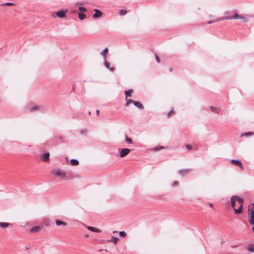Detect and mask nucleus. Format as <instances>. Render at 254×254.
I'll list each match as a JSON object with an SVG mask.
<instances>
[{
    "label": "nucleus",
    "mask_w": 254,
    "mask_h": 254,
    "mask_svg": "<svg viewBox=\"0 0 254 254\" xmlns=\"http://www.w3.org/2000/svg\"><path fill=\"white\" fill-rule=\"evenodd\" d=\"M248 219L251 225H254V203L252 204L251 207L249 208Z\"/></svg>",
    "instance_id": "1"
},
{
    "label": "nucleus",
    "mask_w": 254,
    "mask_h": 254,
    "mask_svg": "<svg viewBox=\"0 0 254 254\" xmlns=\"http://www.w3.org/2000/svg\"><path fill=\"white\" fill-rule=\"evenodd\" d=\"M239 17H240V16L238 15V14L237 13H235L234 14L233 17L228 16V17H222L221 19H217L215 21H208L207 22V24H209L212 23L216 21H219L220 20H225V19H239Z\"/></svg>",
    "instance_id": "2"
},
{
    "label": "nucleus",
    "mask_w": 254,
    "mask_h": 254,
    "mask_svg": "<svg viewBox=\"0 0 254 254\" xmlns=\"http://www.w3.org/2000/svg\"><path fill=\"white\" fill-rule=\"evenodd\" d=\"M236 197H237V198H236V200L240 203V206L238 208H237V209L234 208V209L235 213L239 214V213H241V212H242V208L243 207V202L244 201V199L243 198H241L238 196H236Z\"/></svg>",
    "instance_id": "3"
},
{
    "label": "nucleus",
    "mask_w": 254,
    "mask_h": 254,
    "mask_svg": "<svg viewBox=\"0 0 254 254\" xmlns=\"http://www.w3.org/2000/svg\"><path fill=\"white\" fill-rule=\"evenodd\" d=\"M52 173L59 177L64 178L65 177V173L64 171L59 169H54L52 171Z\"/></svg>",
    "instance_id": "4"
},
{
    "label": "nucleus",
    "mask_w": 254,
    "mask_h": 254,
    "mask_svg": "<svg viewBox=\"0 0 254 254\" xmlns=\"http://www.w3.org/2000/svg\"><path fill=\"white\" fill-rule=\"evenodd\" d=\"M192 169L191 168H187V169H181L179 171V174L181 176H185L188 174L189 173L192 171Z\"/></svg>",
    "instance_id": "5"
},
{
    "label": "nucleus",
    "mask_w": 254,
    "mask_h": 254,
    "mask_svg": "<svg viewBox=\"0 0 254 254\" xmlns=\"http://www.w3.org/2000/svg\"><path fill=\"white\" fill-rule=\"evenodd\" d=\"M231 163L237 166L240 169H243V165L242 162L239 160L232 159L231 160Z\"/></svg>",
    "instance_id": "6"
},
{
    "label": "nucleus",
    "mask_w": 254,
    "mask_h": 254,
    "mask_svg": "<svg viewBox=\"0 0 254 254\" xmlns=\"http://www.w3.org/2000/svg\"><path fill=\"white\" fill-rule=\"evenodd\" d=\"M50 154L48 152L43 153L40 157L41 160L44 162H49Z\"/></svg>",
    "instance_id": "7"
},
{
    "label": "nucleus",
    "mask_w": 254,
    "mask_h": 254,
    "mask_svg": "<svg viewBox=\"0 0 254 254\" xmlns=\"http://www.w3.org/2000/svg\"><path fill=\"white\" fill-rule=\"evenodd\" d=\"M130 152V149L128 148H124L121 150L120 152V156L124 157L127 155Z\"/></svg>",
    "instance_id": "8"
},
{
    "label": "nucleus",
    "mask_w": 254,
    "mask_h": 254,
    "mask_svg": "<svg viewBox=\"0 0 254 254\" xmlns=\"http://www.w3.org/2000/svg\"><path fill=\"white\" fill-rule=\"evenodd\" d=\"M67 10H60L56 13V14L60 18H64L65 16V14Z\"/></svg>",
    "instance_id": "9"
},
{
    "label": "nucleus",
    "mask_w": 254,
    "mask_h": 254,
    "mask_svg": "<svg viewBox=\"0 0 254 254\" xmlns=\"http://www.w3.org/2000/svg\"><path fill=\"white\" fill-rule=\"evenodd\" d=\"M94 10L95 12V13L93 15V17L94 18H99L102 15L103 13L100 10L97 9H95Z\"/></svg>",
    "instance_id": "10"
},
{
    "label": "nucleus",
    "mask_w": 254,
    "mask_h": 254,
    "mask_svg": "<svg viewBox=\"0 0 254 254\" xmlns=\"http://www.w3.org/2000/svg\"><path fill=\"white\" fill-rule=\"evenodd\" d=\"M87 228L89 230L93 232L100 233L101 232L100 229L91 226H87Z\"/></svg>",
    "instance_id": "11"
},
{
    "label": "nucleus",
    "mask_w": 254,
    "mask_h": 254,
    "mask_svg": "<svg viewBox=\"0 0 254 254\" xmlns=\"http://www.w3.org/2000/svg\"><path fill=\"white\" fill-rule=\"evenodd\" d=\"M104 65L106 66V68L109 69L111 71H114L115 70L114 67H110V64L108 63L106 59L104 60Z\"/></svg>",
    "instance_id": "12"
},
{
    "label": "nucleus",
    "mask_w": 254,
    "mask_h": 254,
    "mask_svg": "<svg viewBox=\"0 0 254 254\" xmlns=\"http://www.w3.org/2000/svg\"><path fill=\"white\" fill-rule=\"evenodd\" d=\"M108 53V49L107 48H105L103 51L101 52V55L103 56L104 60L106 59L107 55Z\"/></svg>",
    "instance_id": "13"
},
{
    "label": "nucleus",
    "mask_w": 254,
    "mask_h": 254,
    "mask_svg": "<svg viewBox=\"0 0 254 254\" xmlns=\"http://www.w3.org/2000/svg\"><path fill=\"white\" fill-rule=\"evenodd\" d=\"M133 105L136 107L137 108H139V109H143V105L139 102H137V101H134V102L133 103Z\"/></svg>",
    "instance_id": "14"
},
{
    "label": "nucleus",
    "mask_w": 254,
    "mask_h": 254,
    "mask_svg": "<svg viewBox=\"0 0 254 254\" xmlns=\"http://www.w3.org/2000/svg\"><path fill=\"white\" fill-rule=\"evenodd\" d=\"M70 163L71 165L72 166H76L79 164V161L75 159H71L70 160Z\"/></svg>",
    "instance_id": "15"
},
{
    "label": "nucleus",
    "mask_w": 254,
    "mask_h": 254,
    "mask_svg": "<svg viewBox=\"0 0 254 254\" xmlns=\"http://www.w3.org/2000/svg\"><path fill=\"white\" fill-rule=\"evenodd\" d=\"M132 91L133 90L132 89H129L127 91H125V94L126 95V98H127V97H130Z\"/></svg>",
    "instance_id": "16"
},
{
    "label": "nucleus",
    "mask_w": 254,
    "mask_h": 254,
    "mask_svg": "<svg viewBox=\"0 0 254 254\" xmlns=\"http://www.w3.org/2000/svg\"><path fill=\"white\" fill-rule=\"evenodd\" d=\"M236 198H237L236 195H233L231 197V205L233 207H234L236 204V202L237 201Z\"/></svg>",
    "instance_id": "17"
},
{
    "label": "nucleus",
    "mask_w": 254,
    "mask_h": 254,
    "mask_svg": "<svg viewBox=\"0 0 254 254\" xmlns=\"http://www.w3.org/2000/svg\"><path fill=\"white\" fill-rule=\"evenodd\" d=\"M55 223L57 226H60L61 225H62L64 226H66V225H67V224L65 222H63L61 220H57L56 221Z\"/></svg>",
    "instance_id": "18"
},
{
    "label": "nucleus",
    "mask_w": 254,
    "mask_h": 254,
    "mask_svg": "<svg viewBox=\"0 0 254 254\" xmlns=\"http://www.w3.org/2000/svg\"><path fill=\"white\" fill-rule=\"evenodd\" d=\"M247 250L250 253H254V245L250 244L247 247Z\"/></svg>",
    "instance_id": "19"
},
{
    "label": "nucleus",
    "mask_w": 254,
    "mask_h": 254,
    "mask_svg": "<svg viewBox=\"0 0 254 254\" xmlns=\"http://www.w3.org/2000/svg\"><path fill=\"white\" fill-rule=\"evenodd\" d=\"M254 134V132L252 131L248 132L243 134H241V137L245 136V137H249L250 136L253 135Z\"/></svg>",
    "instance_id": "20"
},
{
    "label": "nucleus",
    "mask_w": 254,
    "mask_h": 254,
    "mask_svg": "<svg viewBox=\"0 0 254 254\" xmlns=\"http://www.w3.org/2000/svg\"><path fill=\"white\" fill-rule=\"evenodd\" d=\"M126 106L127 107L129 105V104L132 103L133 104V103L134 102V101H133L131 99H128L127 98H126Z\"/></svg>",
    "instance_id": "21"
},
{
    "label": "nucleus",
    "mask_w": 254,
    "mask_h": 254,
    "mask_svg": "<svg viewBox=\"0 0 254 254\" xmlns=\"http://www.w3.org/2000/svg\"><path fill=\"white\" fill-rule=\"evenodd\" d=\"M40 229V227L35 226L33 227L31 229L30 231L32 232H37Z\"/></svg>",
    "instance_id": "22"
},
{
    "label": "nucleus",
    "mask_w": 254,
    "mask_h": 254,
    "mask_svg": "<svg viewBox=\"0 0 254 254\" xmlns=\"http://www.w3.org/2000/svg\"><path fill=\"white\" fill-rule=\"evenodd\" d=\"M10 225L9 223H6V222H0V226L2 227V228H4V227H8L9 225Z\"/></svg>",
    "instance_id": "23"
},
{
    "label": "nucleus",
    "mask_w": 254,
    "mask_h": 254,
    "mask_svg": "<svg viewBox=\"0 0 254 254\" xmlns=\"http://www.w3.org/2000/svg\"><path fill=\"white\" fill-rule=\"evenodd\" d=\"M78 17L80 20H83L86 17L85 14L82 13H78Z\"/></svg>",
    "instance_id": "24"
},
{
    "label": "nucleus",
    "mask_w": 254,
    "mask_h": 254,
    "mask_svg": "<svg viewBox=\"0 0 254 254\" xmlns=\"http://www.w3.org/2000/svg\"><path fill=\"white\" fill-rule=\"evenodd\" d=\"M118 238L117 237H112L111 240H110V242H113L114 244H116L118 242Z\"/></svg>",
    "instance_id": "25"
},
{
    "label": "nucleus",
    "mask_w": 254,
    "mask_h": 254,
    "mask_svg": "<svg viewBox=\"0 0 254 254\" xmlns=\"http://www.w3.org/2000/svg\"><path fill=\"white\" fill-rule=\"evenodd\" d=\"M125 137H126V142L127 143H129V144L132 143V140L131 138L127 137V135H125Z\"/></svg>",
    "instance_id": "26"
},
{
    "label": "nucleus",
    "mask_w": 254,
    "mask_h": 254,
    "mask_svg": "<svg viewBox=\"0 0 254 254\" xmlns=\"http://www.w3.org/2000/svg\"><path fill=\"white\" fill-rule=\"evenodd\" d=\"M78 9L81 12H85L87 11L86 9L84 7H83V6H79L78 7Z\"/></svg>",
    "instance_id": "27"
},
{
    "label": "nucleus",
    "mask_w": 254,
    "mask_h": 254,
    "mask_svg": "<svg viewBox=\"0 0 254 254\" xmlns=\"http://www.w3.org/2000/svg\"><path fill=\"white\" fill-rule=\"evenodd\" d=\"M163 148H164V147L163 146L158 145V146H157L155 147L154 148V149L155 151H158V150H159L160 149H162Z\"/></svg>",
    "instance_id": "28"
},
{
    "label": "nucleus",
    "mask_w": 254,
    "mask_h": 254,
    "mask_svg": "<svg viewBox=\"0 0 254 254\" xmlns=\"http://www.w3.org/2000/svg\"><path fill=\"white\" fill-rule=\"evenodd\" d=\"M242 20L243 22H247L248 21L247 19L243 16H240L239 18Z\"/></svg>",
    "instance_id": "29"
},
{
    "label": "nucleus",
    "mask_w": 254,
    "mask_h": 254,
    "mask_svg": "<svg viewBox=\"0 0 254 254\" xmlns=\"http://www.w3.org/2000/svg\"><path fill=\"white\" fill-rule=\"evenodd\" d=\"M119 235L122 237H125L127 235L125 231H121L119 233Z\"/></svg>",
    "instance_id": "30"
},
{
    "label": "nucleus",
    "mask_w": 254,
    "mask_h": 254,
    "mask_svg": "<svg viewBox=\"0 0 254 254\" xmlns=\"http://www.w3.org/2000/svg\"><path fill=\"white\" fill-rule=\"evenodd\" d=\"M119 13L121 15H125L127 13V10L126 9H122L120 11Z\"/></svg>",
    "instance_id": "31"
},
{
    "label": "nucleus",
    "mask_w": 254,
    "mask_h": 254,
    "mask_svg": "<svg viewBox=\"0 0 254 254\" xmlns=\"http://www.w3.org/2000/svg\"><path fill=\"white\" fill-rule=\"evenodd\" d=\"M210 109L212 112H216L218 111V109L213 107H209Z\"/></svg>",
    "instance_id": "32"
},
{
    "label": "nucleus",
    "mask_w": 254,
    "mask_h": 254,
    "mask_svg": "<svg viewBox=\"0 0 254 254\" xmlns=\"http://www.w3.org/2000/svg\"><path fill=\"white\" fill-rule=\"evenodd\" d=\"M14 5V3H12V2H6V3H3L2 4V5H8V6H11V5Z\"/></svg>",
    "instance_id": "33"
},
{
    "label": "nucleus",
    "mask_w": 254,
    "mask_h": 254,
    "mask_svg": "<svg viewBox=\"0 0 254 254\" xmlns=\"http://www.w3.org/2000/svg\"><path fill=\"white\" fill-rule=\"evenodd\" d=\"M38 109H39V107L38 106H34V107H32L31 108L30 110H31V111L33 112V111H34Z\"/></svg>",
    "instance_id": "34"
},
{
    "label": "nucleus",
    "mask_w": 254,
    "mask_h": 254,
    "mask_svg": "<svg viewBox=\"0 0 254 254\" xmlns=\"http://www.w3.org/2000/svg\"><path fill=\"white\" fill-rule=\"evenodd\" d=\"M155 59H156V61H157V62L158 63H160V60L159 57L157 55H155Z\"/></svg>",
    "instance_id": "35"
},
{
    "label": "nucleus",
    "mask_w": 254,
    "mask_h": 254,
    "mask_svg": "<svg viewBox=\"0 0 254 254\" xmlns=\"http://www.w3.org/2000/svg\"><path fill=\"white\" fill-rule=\"evenodd\" d=\"M173 113V109L170 111V112L168 113L167 116L169 117L171 114Z\"/></svg>",
    "instance_id": "36"
},
{
    "label": "nucleus",
    "mask_w": 254,
    "mask_h": 254,
    "mask_svg": "<svg viewBox=\"0 0 254 254\" xmlns=\"http://www.w3.org/2000/svg\"><path fill=\"white\" fill-rule=\"evenodd\" d=\"M186 148L189 150H191L192 148V146L190 145H187Z\"/></svg>",
    "instance_id": "37"
},
{
    "label": "nucleus",
    "mask_w": 254,
    "mask_h": 254,
    "mask_svg": "<svg viewBox=\"0 0 254 254\" xmlns=\"http://www.w3.org/2000/svg\"><path fill=\"white\" fill-rule=\"evenodd\" d=\"M179 184V182L176 181L173 183V186H176Z\"/></svg>",
    "instance_id": "38"
},
{
    "label": "nucleus",
    "mask_w": 254,
    "mask_h": 254,
    "mask_svg": "<svg viewBox=\"0 0 254 254\" xmlns=\"http://www.w3.org/2000/svg\"><path fill=\"white\" fill-rule=\"evenodd\" d=\"M96 112L97 115L98 116L99 115V110H97Z\"/></svg>",
    "instance_id": "39"
},
{
    "label": "nucleus",
    "mask_w": 254,
    "mask_h": 254,
    "mask_svg": "<svg viewBox=\"0 0 254 254\" xmlns=\"http://www.w3.org/2000/svg\"><path fill=\"white\" fill-rule=\"evenodd\" d=\"M252 230L253 231V232L254 233V226L252 227Z\"/></svg>",
    "instance_id": "40"
},
{
    "label": "nucleus",
    "mask_w": 254,
    "mask_h": 254,
    "mask_svg": "<svg viewBox=\"0 0 254 254\" xmlns=\"http://www.w3.org/2000/svg\"><path fill=\"white\" fill-rule=\"evenodd\" d=\"M209 206H211V207H212L213 206V205L212 203H209Z\"/></svg>",
    "instance_id": "41"
},
{
    "label": "nucleus",
    "mask_w": 254,
    "mask_h": 254,
    "mask_svg": "<svg viewBox=\"0 0 254 254\" xmlns=\"http://www.w3.org/2000/svg\"><path fill=\"white\" fill-rule=\"evenodd\" d=\"M113 233H117V231H113Z\"/></svg>",
    "instance_id": "42"
},
{
    "label": "nucleus",
    "mask_w": 254,
    "mask_h": 254,
    "mask_svg": "<svg viewBox=\"0 0 254 254\" xmlns=\"http://www.w3.org/2000/svg\"><path fill=\"white\" fill-rule=\"evenodd\" d=\"M88 114H89V115H91V112H90V111H89V112H88Z\"/></svg>",
    "instance_id": "43"
}]
</instances>
